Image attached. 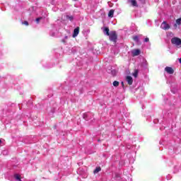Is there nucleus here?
Listing matches in <instances>:
<instances>
[{"label": "nucleus", "instance_id": "f257e3e1", "mask_svg": "<svg viewBox=\"0 0 181 181\" xmlns=\"http://www.w3.org/2000/svg\"><path fill=\"white\" fill-rule=\"evenodd\" d=\"M109 39L110 42H113L114 43H117V40L118 39V35L116 31H111L110 33Z\"/></svg>", "mask_w": 181, "mask_h": 181}, {"label": "nucleus", "instance_id": "f03ea898", "mask_svg": "<svg viewBox=\"0 0 181 181\" xmlns=\"http://www.w3.org/2000/svg\"><path fill=\"white\" fill-rule=\"evenodd\" d=\"M171 43L175 46H181V39L177 37H174L171 39Z\"/></svg>", "mask_w": 181, "mask_h": 181}, {"label": "nucleus", "instance_id": "7ed1b4c3", "mask_svg": "<svg viewBox=\"0 0 181 181\" xmlns=\"http://www.w3.org/2000/svg\"><path fill=\"white\" fill-rule=\"evenodd\" d=\"M160 28H161V29H163V30H169V29H170V25H169V24L166 23V21H163L161 23Z\"/></svg>", "mask_w": 181, "mask_h": 181}, {"label": "nucleus", "instance_id": "20e7f679", "mask_svg": "<svg viewBox=\"0 0 181 181\" xmlns=\"http://www.w3.org/2000/svg\"><path fill=\"white\" fill-rule=\"evenodd\" d=\"M165 71H166L168 74H173V73H175V70H173V68L170 66H166L165 68Z\"/></svg>", "mask_w": 181, "mask_h": 181}, {"label": "nucleus", "instance_id": "39448f33", "mask_svg": "<svg viewBox=\"0 0 181 181\" xmlns=\"http://www.w3.org/2000/svg\"><path fill=\"white\" fill-rule=\"evenodd\" d=\"M126 81H127V84H129V86H132V83H134V80L132 79V76H127L126 77Z\"/></svg>", "mask_w": 181, "mask_h": 181}, {"label": "nucleus", "instance_id": "423d86ee", "mask_svg": "<svg viewBox=\"0 0 181 181\" xmlns=\"http://www.w3.org/2000/svg\"><path fill=\"white\" fill-rule=\"evenodd\" d=\"M79 33H80V27H77L74 30L73 37H77Z\"/></svg>", "mask_w": 181, "mask_h": 181}, {"label": "nucleus", "instance_id": "0eeeda50", "mask_svg": "<svg viewBox=\"0 0 181 181\" xmlns=\"http://www.w3.org/2000/svg\"><path fill=\"white\" fill-rule=\"evenodd\" d=\"M132 56L135 57V56H139V54H141V50L140 49H134L132 52Z\"/></svg>", "mask_w": 181, "mask_h": 181}, {"label": "nucleus", "instance_id": "6e6552de", "mask_svg": "<svg viewBox=\"0 0 181 181\" xmlns=\"http://www.w3.org/2000/svg\"><path fill=\"white\" fill-rule=\"evenodd\" d=\"M181 25V18H177L175 21V24H174V28L176 29V28H177L178 26H180Z\"/></svg>", "mask_w": 181, "mask_h": 181}, {"label": "nucleus", "instance_id": "1a4fd4ad", "mask_svg": "<svg viewBox=\"0 0 181 181\" xmlns=\"http://www.w3.org/2000/svg\"><path fill=\"white\" fill-rule=\"evenodd\" d=\"M129 2L132 4V6L138 7V3L136 2V0H129Z\"/></svg>", "mask_w": 181, "mask_h": 181}, {"label": "nucleus", "instance_id": "9d476101", "mask_svg": "<svg viewBox=\"0 0 181 181\" xmlns=\"http://www.w3.org/2000/svg\"><path fill=\"white\" fill-rule=\"evenodd\" d=\"M103 32H104L105 35H106L107 36H109V35H110V28H108V27L105 28Z\"/></svg>", "mask_w": 181, "mask_h": 181}, {"label": "nucleus", "instance_id": "9b49d317", "mask_svg": "<svg viewBox=\"0 0 181 181\" xmlns=\"http://www.w3.org/2000/svg\"><path fill=\"white\" fill-rule=\"evenodd\" d=\"M109 18H114V10L111 9L108 13Z\"/></svg>", "mask_w": 181, "mask_h": 181}, {"label": "nucleus", "instance_id": "f8f14e48", "mask_svg": "<svg viewBox=\"0 0 181 181\" xmlns=\"http://www.w3.org/2000/svg\"><path fill=\"white\" fill-rule=\"evenodd\" d=\"M98 172H101V167H97L94 171H93V173H98Z\"/></svg>", "mask_w": 181, "mask_h": 181}, {"label": "nucleus", "instance_id": "ddd939ff", "mask_svg": "<svg viewBox=\"0 0 181 181\" xmlns=\"http://www.w3.org/2000/svg\"><path fill=\"white\" fill-rule=\"evenodd\" d=\"M14 177H15V179H16V180L22 181V180H21V175H19L18 174H16L14 175Z\"/></svg>", "mask_w": 181, "mask_h": 181}, {"label": "nucleus", "instance_id": "4468645a", "mask_svg": "<svg viewBox=\"0 0 181 181\" xmlns=\"http://www.w3.org/2000/svg\"><path fill=\"white\" fill-rule=\"evenodd\" d=\"M66 19H69V21H71V22H73L74 17H73V16H66Z\"/></svg>", "mask_w": 181, "mask_h": 181}, {"label": "nucleus", "instance_id": "2eb2a0df", "mask_svg": "<svg viewBox=\"0 0 181 181\" xmlns=\"http://www.w3.org/2000/svg\"><path fill=\"white\" fill-rule=\"evenodd\" d=\"M138 70L137 69H135L134 72L133 73V76L134 77H135L136 78V77H138Z\"/></svg>", "mask_w": 181, "mask_h": 181}, {"label": "nucleus", "instance_id": "dca6fc26", "mask_svg": "<svg viewBox=\"0 0 181 181\" xmlns=\"http://www.w3.org/2000/svg\"><path fill=\"white\" fill-rule=\"evenodd\" d=\"M113 86H114V87H118L119 86V82L115 81L113 82Z\"/></svg>", "mask_w": 181, "mask_h": 181}, {"label": "nucleus", "instance_id": "f3484780", "mask_svg": "<svg viewBox=\"0 0 181 181\" xmlns=\"http://www.w3.org/2000/svg\"><path fill=\"white\" fill-rule=\"evenodd\" d=\"M133 40H134V42H139V37H138V35H136L133 37Z\"/></svg>", "mask_w": 181, "mask_h": 181}, {"label": "nucleus", "instance_id": "a211bd4d", "mask_svg": "<svg viewBox=\"0 0 181 181\" xmlns=\"http://www.w3.org/2000/svg\"><path fill=\"white\" fill-rule=\"evenodd\" d=\"M22 25H25V26H29V22L25 21L22 23Z\"/></svg>", "mask_w": 181, "mask_h": 181}, {"label": "nucleus", "instance_id": "6ab92c4d", "mask_svg": "<svg viewBox=\"0 0 181 181\" xmlns=\"http://www.w3.org/2000/svg\"><path fill=\"white\" fill-rule=\"evenodd\" d=\"M42 19V18H37L35 19L37 23H39V22H40V20Z\"/></svg>", "mask_w": 181, "mask_h": 181}, {"label": "nucleus", "instance_id": "aec40b11", "mask_svg": "<svg viewBox=\"0 0 181 181\" xmlns=\"http://www.w3.org/2000/svg\"><path fill=\"white\" fill-rule=\"evenodd\" d=\"M144 42H149V38L148 37H146L144 40Z\"/></svg>", "mask_w": 181, "mask_h": 181}, {"label": "nucleus", "instance_id": "412c9836", "mask_svg": "<svg viewBox=\"0 0 181 181\" xmlns=\"http://www.w3.org/2000/svg\"><path fill=\"white\" fill-rule=\"evenodd\" d=\"M179 62L181 64V58L179 59Z\"/></svg>", "mask_w": 181, "mask_h": 181}, {"label": "nucleus", "instance_id": "4be33fe9", "mask_svg": "<svg viewBox=\"0 0 181 181\" xmlns=\"http://www.w3.org/2000/svg\"><path fill=\"white\" fill-rule=\"evenodd\" d=\"M122 87H124V82H122Z\"/></svg>", "mask_w": 181, "mask_h": 181}, {"label": "nucleus", "instance_id": "5701e85b", "mask_svg": "<svg viewBox=\"0 0 181 181\" xmlns=\"http://www.w3.org/2000/svg\"><path fill=\"white\" fill-rule=\"evenodd\" d=\"M0 144H2V140L0 139Z\"/></svg>", "mask_w": 181, "mask_h": 181}]
</instances>
